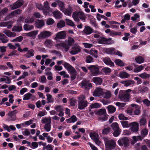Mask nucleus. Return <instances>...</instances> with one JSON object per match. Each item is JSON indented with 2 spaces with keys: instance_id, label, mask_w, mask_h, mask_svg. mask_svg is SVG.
<instances>
[{
  "instance_id": "f257e3e1",
  "label": "nucleus",
  "mask_w": 150,
  "mask_h": 150,
  "mask_svg": "<svg viewBox=\"0 0 150 150\" xmlns=\"http://www.w3.org/2000/svg\"><path fill=\"white\" fill-rule=\"evenodd\" d=\"M104 139L106 150H112L115 148L116 144L114 140L106 137H104Z\"/></svg>"
},
{
  "instance_id": "f03ea898",
  "label": "nucleus",
  "mask_w": 150,
  "mask_h": 150,
  "mask_svg": "<svg viewBox=\"0 0 150 150\" xmlns=\"http://www.w3.org/2000/svg\"><path fill=\"white\" fill-rule=\"evenodd\" d=\"M72 16L74 21L77 22H79L80 19L84 22L86 18L85 14L81 11L74 12L73 13Z\"/></svg>"
},
{
  "instance_id": "7ed1b4c3",
  "label": "nucleus",
  "mask_w": 150,
  "mask_h": 150,
  "mask_svg": "<svg viewBox=\"0 0 150 150\" xmlns=\"http://www.w3.org/2000/svg\"><path fill=\"white\" fill-rule=\"evenodd\" d=\"M85 97L84 96L81 95L78 98V108L80 110L84 109L87 106L88 103L85 100Z\"/></svg>"
},
{
  "instance_id": "20e7f679",
  "label": "nucleus",
  "mask_w": 150,
  "mask_h": 150,
  "mask_svg": "<svg viewBox=\"0 0 150 150\" xmlns=\"http://www.w3.org/2000/svg\"><path fill=\"white\" fill-rule=\"evenodd\" d=\"M106 110L104 109H101L98 110L97 113L100 117L99 120L101 121L107 120L108 119L107 116L106 115Z\"/></svg>"
},
{
  "instance_id": "39448f33",
  "label": "nucleus",
  "mask_w": 150,
  "mask_h": 150,
  "mask_svg": "<svg viewBox=\"0 0 150 150\" xmlns=\"http://www.w3.org/2000/svg\"><path fill=\"white\" fill-rule=\"evenodd\" d=\"M124 91H120L119 92L118 97L122 101L128 102L129 100V95L128 93H124Z\"/></svg>"
},
{
  "instance_id": "423d86ee",
  "label": "nucleus",
  "mask_w": 150,
  "mask_h": 150,
  "mask_svg": "<svg viewBox=\"0 0 150 150\" xmlns=\"http://www.w3.org/2000/svg\"><path fill=\"white\" fill-rule=\"evenodd\" d=\"M117 144L120 146L126 147L129 145V139L127 137L122 138L118 141Z\"/></svg>"
},
{
  "instance_id": "0eeeda50",
  "label": "nucleus",
  "mask_w": 150,
  "mask_h": 150,
  "mask_svg": "<svg viewBox=\"0 0 150 150\" xmlns=\"http://www.w3.org/2000/svg\"><path fill=\"white\" fill-rule=\"evenodd\" d=\"M79 84L86 90L90 89L92 87V84L89 83L88 81L86 79H83Z\"/></svg>"
},
{
  "instance_id": "6e6552de",
  "label": "nucleus",
  "mask_w": 150,
  "mask_h": 150,
  "mask_svg": "<svg viewBox=\"0 0 150 150\" xmlns=\"http://www.w3.org/2000/svg\"><path fill=\"white\" fill-rule=\"evenodd\" d=\"M90 136L92 139L98 145H99L101 143L99 140V137L96 133L91 132L89 134Z\"/></svg>"
},
{
  "instance_id": "1a4fd4ad",
  "label": "nucleus",
  "mask_w": 150,
  "mask_h": 150,
  "mask_svg": "<svg viewBox=\"0 0 150 150\" xmlns=\"http://www.w3.org/2000/svg\"><path fill=\"white\" fill-rule=\"evenodd\" d=\"M88 68L93 76H95L98 74L99 71V69L98 66L92 65L88 67Z\"/></svg>"
},
{
  "instance_id": "9d476101",
  "label": "nucleus",
  "mask_w": 150,
  "mask_h": 150,
  "mask_svg": "<svg viewBox=\"0 0 150 150\" xmlns=\"http://www.w3.org/2000/svg\"><path fill=\"white\" fill-rule=\"evenodd\" d=\"M130 130L133 132H137L139 129V124L136 122L130 123Z\"/></svg>"
},
{
  "instance_id": "9b49d317",
  "label": "nucleus",
  "mask_w": 150,
  "mask_h": 150,
  "mask_svg": "<svg viewBox=\"0 0 150 150\" xmlns=\"http://www.w3.org/2000/svg\"><path fill=\"white\" fill-rule=\"evenodd\" d=\"M23 4L24 1L23 0H18L10 5L11 9L13 10L18 8L22 6Z\"/></svg>"
},
{
  "instance_id": "f8f14e48",
  "label": "nucleus",
  "mask_w": 150,
  "mask_h": 150,
  "mask_svg": "<svg viewBox=\"0 0 150 150\" xmlns=\"http://www.w3.org/2000/svg\"><path fill=\"white\" fill-rule=\"evenodd\" d=\"M51 33L48 31H44L40 32L38 35V38L40 39L47 38L51 35Z\"/></svg>"
},
{
  "instance_id": "ddd939ff",
  "label": "nucleus",
  "mask_w": 150,
  "mask_h": 150,
  "mask_svg": "<svg viewBox=\"0 0 150 150\" xmlns=\"http://www.w3.org/2000/svg\"><path fill=\"white\" fill-rule=\"evenodd\" d=\"M21 12V11L18 9L12 12L11 13L6 16L5 18V20H7L9 19L10 18L14 17L17 15L20 14Z\"/></svg>"
},
{
  "instance_id": "4468645a",
  "label": "nucleus",
  "mask_w": 150,
  "mask_h": 150,
  "mask_svg": "<svg viewBox=\"0 0 150 150\" xmlns=\"http://www.w3.org/2000/svg\"><path fill=\"white\" fill-rule=\"evenodd\" d=\"M23 100H28L31 99L32 100H36L35 96L32 95L30 93H28L25 94L23 96Z\"/></svg>"
},
{
  "instance_id": "2eb2a0df",
  "label": "nucleus",
  "mask_w": 150,
  "mask_h": 150,
  "mask_svg": "<svg viewBox=\"0 0 150 150\" xmlns=\"http://www.w3.org/2000/svg\"><path fill=\"white\" fill-rule=\"evenodd\" d=\"M103 93V89L100 87L97 88L93 93V95L96 97H100L102 96Z\"/></svg>"
},
{
  "instance_id": "dca6fc26",
  "label": "nucleus",
  "mask_w": 150,
  "mask_h": 150,
  "mask_svg": "<svg viewBox=\"0 0 150 150\" xmlns=\"http://www.w3.org/2000/svg\"><path fill=\"white\" fill-rule=\"evenodd\" d=\"M55 46L58 49H60L61 50L64 49L65 51L66 52L68 51V46H66V44L65 42L57 44Z\"/></svg>"
},
{
  "instance_id": "f3484780",
  "label": "nucleus",
  "mask_w": 150,
  "mask_h": 150,
  "mask_svg": "<svg viewBox=\"0 0 150 150\" xmlns=\"http://www.w3.org/2000/svg\"><path fill=\"white\" fill-rule=\"evenodd\" d=\"M80 47L77 45H75L72 47V50L70 51V53L73 54H76L81 51Z\"/></svg>"
},
{
  "instance_id": "a211bd4d",
  "label": "nucleus",
  "mask_w": 150,
  "mask_h": 150,
  "mask_svg": "<svg viewBox=\"0 0 150 150\" xmlns=\"http://www.w3.org/2000/svg\"><path fill=\"white\" fill-rule=\"evenodd\" d=\"M73 9L70 6H69L67 8H64L62 11L66 16H71V15Z\"/></svg>"
},
{
  "instance_id": "6ab92c4d",
  "label": "nucleus",
  "mask_w": 150,
  "mask_h": 150,
  "mask_svg": "<svg viewBox=\"0 0 150 150\" xmlns=\"http://www.w3.org/2000/svg\"><path fill=\"white\" fill-rule=\"evenodd\" d=\"M64 67L69 72H73L75 71V69L69 63L66 62L64 64Z\"/></svg>"
},
{
  "instance_id": "aec40b11",
  "label": "nucleus",
  "mask_w": 150,
  "mask_h": 150,
  "mask_svg": "<svg viewBox=\"0 0 150 150\" xmlns=\"http://www.w3.org/2000/svg\"><path fill=\"white\" fill-rule=\"evenodd\" d=\"M13 22L11 21H8L5 22H2L0 23V26L1 27H7L8 29H10L11 28Z\"/></svg>"
},
{
  "instance_id": "412c9836",
  "label": "nucleus",
  "mask_w": 150,
  "mask_h": 150,
  "mask_svg": "<svg viewBox=\"0 0 150 150\" xmlns=\"http://www.w3.org/2000/svg\"><path fill=\"white\" fill-rule=\"evenodd\" d=\"M134 81L132 80H126L122 81L120 82V83L125 87H127L129 86L133 85L134 84Z\"/></svg>"
},
{
  "instance_id": "4be33fe9",
  "label": "nucleus",
  "mask_w": 150,
  "mask_h": 150,
  "mask_svg": "<svg viewBox=\"0 0 150 150\" xmlns=\"http://www.w3.org/2000/svg\"><path fill=\"white\" fill-rule=\"evenodd\" d=\"M38 30H34L31 31L29 33H25L23 34L29 37H32L33 38H35V36L37 35L38 33Z\"/></svg>"
},
{
  "instance_id": "5701e85b",
  "label": "nucleus",
  "mask_w": 150,
  "mask_h": 150,
  "mask_svg": "<svg viewBox=\"0 0 150 150\" xmlns=\"http://www.w3.org/2000/svg\"><path fill=\"white\" fill-rule=\"evenodd\" d=\"M83 32L86 35H89L94 32V31L92 28L88 26H85Z\"/></svg>"
},
{
  "instance_id": "b1692460",
  "label": "nucleus",
  "mask_w": 150,
  "mask_h": 150,
  "mask_svg": "<svg viewBox=\"0 0 150 150\" xmlns=\"http://www.w3.org/2000/svg\"><path fill=\"white\" fill-rule=\"evenodd\" d=\"M66 35V33L65 31H62L58 32L56 35L55 39L57 40V39H64Z\"/></svg>"
},
{
  "instance_id": "393cba45",
  "label": "nucleus",
  "mask_w": 150,
  "mask_h": 150,
  "mask_svg": "<svg viewBox=\"0 0 150 150\" xmlns=\"http://www.w3.org/2000/svg\"><path fill=\"white\" fill-rule=\"evenodd\" d=\"M35 26L38 28H41L44 25V22L43 20H38L36 21Z\"/></svg>"
},
{
  "instance_id": "a878e982",
  "label": "nucleus",
  "mask_w": 150,
  "mask_h": 150,
  "mask_svg": "<svg viewBox=\"0 0 150 150\" xmlns=\"http://www.w3.org/2000/svg\"><path fill=\"white\" fill-rule=\"evenodd\" d=\"M104 62L106 65H109L111 67L114 66V63L112 62L110 59L108 57H105L103 60Z\"/></svg>"
},
{
  "instance_id": "bb28decb",
  "label": "nucleus",
  "mask_w": 150,
  "mask_h": 150,
  "mask_svg": "<svg viewBox=\"0 0 150 150\" xmlns=\"http://www.w3.org/2000/svg\"><path fill=\"white\" fill-rule=\"evenodd\" d=\"M66 44V46L68 47V50H69L70 47L73 45L74 43V40L73 38L71 37H69L67 41L65 42Z\"/></svg>"
},
{
  "instance_id": "cd10ccee",
  "label": "nucleus",
  "mask_w": 150,
  "mask_h": 150,
  "mask_svg": "<svg viewBox=\"0 0 150 150\" xmlns=\"http://www.w3.org/2000/svg\"><path fill=\"white\" fill-rule=\"evenodd\" d=\"M3 33L5 34L8 37L10 38L14 37L16 36V33L11 32L8 30H5L4 31Z\"/></svg>"
},
{
  "instance_id": "c85d7f7f",
  "label": "nucleus",
  "mask_w": 150,
  "mask_h": 150,
  "mask_svg": "<svg viewBox=\"0 0 150 150\" xmlns=\"http://www.w3.org/2000/svg\"><path fill=\"white\" fill-rule=\"evenodd\" d=\"M129 76V74L124 71L120 72L119 74V76L122 79L127 78Z\"/></svg>"
},
{
  "instance_id": "c756f323",
  "label": "nucleus",
  "mask_w": 150,
  "mask_h": 150,
  "mask_svg": "<svg viewBox=\"0 0 150 150\" xmlns=\"http://www.w3.org/2000/svg\"><path fill=\"white\" fill-rule=\"evenodd\" d=\"M93 82L96 85H100L103 81L102 79L100 77H94L93 79Z\"/></svg>"
},
{
  "instance_id": "7c9ffc66",
  "label": "nucleus",
  "mask_w": 150,
  "mask_h": 150,
  "mask_svg": "<svg viewBox=\"0 0 150 150\" xmlns=\"http://www.w3.org/2000/svg\"><path fill=\"white\" fill-rule=\"evenodd\" d=\"M53 42L51 40L46 39L44 42L45 46L48 48H51L53 45Z\"/></svg>"
},
{
  "instance_id": "2f4dec72",
  "label": "nucleus",
  "mask_w": 150,
  "mask_h": 150,
  "mask_svg": "<svg viewBox=\"0 0 150 150\" xmlns=\"http://www.w3.org/2000/svg\"><path fill=\"white\" fill-rule=\"evenodd\" d=\"M0 40L3 43H6L8 41L7 37L1 33H0Z\"/></svg>"
},
{
  "instance_id": "473e14b6",
  "label": "nucleus",
  "mask_w": 150,
  "mask_h": 150,
  "mask_svg": "<svg viewBox=\"0 0 150 150\" xmlns=\"http://www.w3.org/2000/svg\"><path fill=\"white\" fill-rule=\"evenodd\" d=\"M77 120V118L75 115H73L71 117L66 120L67 123H74Z\"/></svg>"
},
{
  "instance_id": "72a5a7b5",
  "label": "nucleus",
  "mask_w": 150,
  "mask_h": 150,
  "mask_svg": "<svg viewBox=\"0 0 150 150\" xmlns=\"http://www.w3.org/2000/svg\"><path fill=\"white\" fill-rule=\"evenodd\" d=\"M54 16L56 19H59L62 17V13L59 11H54L53 13Z\"/></svg>"
},
{
  "instance_id": "f704fd0d",
  "label": "nucleus",
  "mask_w": 150,
  "mask_h": 150,
  "mask_svg": "<svg viewBox=\"0 0 150 150\" xmlns=\"http://www.w3.org/2000/svg\"><path fill=\"white\" fill-rule=\"evenodd\" d=\"M41 122L42 124H51V118L50 117H43L42 119Z\"/></svg>"
},
{
  "instance_id": "c9c22d12",
  "label": "nucleus",
  "mask_w": 150,
  "mask_h": 150,
  "mask_svg": "<svg viewBox=\"0 0 150 150\" xmlns=\"http://www.w3.org/2000/svg\"><path fill=\"white\" fill-rule=\"evenodd\" d=\"M56 2L57 3V4L60 10L62 11L65 8L64 3L59 0L57 1Z\"/></svg>"
},
{
  "instance_id": "e433bc0d",
  "label": "nucleus",
  "mask_w": 150,
  "mask_h": 150,
  "mask_svg": "<svg viewBox=\"0 0 150 150\" xmlns=\"http://www.w3.org/2000/svg\"><path fill=\"white\" fill-rule=\"evenodd\" d=\"M131 105L132 107H135L136 108L134 111V114L136 115H139L140 112L139 106L134 104H131Z\"/></svg>"
},
{
  "instance_id": "4c0bfd02",
  "label": "nucleus",
  "mask_w": 150,
  "mask_h": 150,
  "mask_svg": "<svg viewBox=\"0 0 150 150\" xmlns=\"http://www.w3.org/2000/svg\"><path fill=\"white\" fill-rule=\"evenodd\" d=\"M23 28L24 30L26 31H29L33 29L34 26L33 25H30L28 24H25L23 26Z\"/></svg>"
},
{
  "instance_id": "58836bf2",
  "label": "nucleus",
  "mask_w": 150,
  "mask_h": 150,
  "mask_svg": "<svg viewBox=\"0 0 150 150\" xmlns=\"http://www.w3.org/2000/svg\"><path fill=\"white\" fill-rule=\"evenodd\" d=\"M22 28L20 26H14L12 28V31L13 32H20L22 30Z\"/></svg>"
},
{
  "instance_id": "ea45409f",
  "label": "nucleus",
  "mask_w": 150,
  "mask_h": 150,
  "mask_svg": "<svg viewBox=\"0 0 150 150\" xmlns=\"http://www.w3.org/2000/svg\"><path fill=\"white\" fill-rule=\"evenodd\" d=\"M135 59L136 62L139 64L143 63L144 61L143 57L141 56H137L136 57Z\"/></svg>"
},
{
  "instance_id": "a19ab883",
  "label": "nucleus",
  "mask_w": 150,
  "mask_h": 150,
  "mask_svg": "<svg viewBox=\"0 0 150 150\" xmlns=\"http://www.w3.org/2000/svg\"><path fill=\"white\" fill-rule=\"evenodd\" d=\"M102 95L103 97L105 98L108 99L110 98L111 96V94L110 91H106L104 92Z\"/></svg>"
},
{
  "instance_id": "79ce46f5",
  "label": "nucleus",
  "mask_w": 150,
  "mask_h": 150,
  "mask_svg": "<svg viewBox=\"0 0 150 150\" xmlns=\"http://www.w3.org/2000/svg\"><path fill=\"white\" fill-rule=\"evenodd\" d=\"M34 52L33 50H30L28 51L27 53L25 55V56L27 58L33 57L34 55Z\"/></svg>"
},
{
  "instance_id": "37998d69",
  "label": "nucleus",
  "mask_w": 150,
  "mask_h": 150,
  "mask_svg": "<svg viewBox=\"0 0 150 150\" xmlns=\"http://www.w3.org/2000/svg\"><path fill=\"white\" fill-rule=\"evenodd\" d=\"M49 3L47 1H45L44 2V6L43 7L44 9H45V11H47V13L49 12L51 9L49 6Z\"/></svg>"
},
{
  "instance_id": "c03bdc74",
  "label": "nucleus",
  "mask_w": 150,
  "mask_h": 150,
  "mask_svg": "<svg viewBox=\"0 0 150 150\" xmlns=\"http://www.w3.org/2000/svg\"><path fill=\"white\" fill-rule=\"evenodd\" d=\"M35 21L34 18L33 17H28L25 19V22L27 23H33Z\"/></svg>"
},
{
  "instance_id": "a18cd8bd",
  "label": "nucleus",
  "mask_w": 150,
  "mask_h": 150,
  "mask_svg": "<svg viewBox=\"0 0 150 150\" xmlns=\"http://www.w3.org/2000/svg\"><path fill=\"white\" fill-rule=\"evenodd\" d=\"M144 68V67L142 65L136 67L133 70V72L135 73H138L141 71Z\"/></svg>"
},
{
  "instance_id": "49530a36",
  "label": "nucleus",
  "mask_w": 150,
  "mask_h": 150,
  "mask_svg": "<svg viewBox=\"0 0 150 150\" xmlns=\"http://www.w3.org/2000/svg\"><path fill=\"white\" fill-rule=\"evenodd\" d=\"M44 128L45 131L47 132H49L51 129V124H45L44 126Z\"/></svg>"
},
{
  "instance_id": "de8ad7c7",
  "label": "nucleus",
  "mask_w": 150,
  "mask_h": 150,
  "mask_svg": "<svg viewBox=\"0 0 150 150\" xmlns=\"http://www.w3.org/2000/svg\"><path fill=\"white\" fill-rule=\"evenodd\" d=\"M91 108H97L101 107V104L97 103H92L90 105Z\"/></svg>"
},
{
  "instance_id": "09e8293b",
  "label": "nucleus",
  "mask_w": 150,
  "mask_h": 150,
  "mask_svg": "<svg viewBox=\"0 0 150 150\" xmlns=\"http://www.w3.org/2000/svg\"><path fill=\"white\" fill-rule=\"evenodd\" d=\"M121 125L124 128H128L130 127V123L127 121H121Z\"/></svg>"
},
{
  "instance_id": "8fccbe9b",
  "label": "nucleus",
  "mask_w": 150,
  "mask_h": 150,
  "mask_svg": "<svg viewBox=\"0 0 150 150\" xmlns=\"http://www.w3.org/2000/svg\"><path fill=\"white\" fill-rule=\"evenodd\" d=\"M139 76L143 79H146L150 77V75L145 72L139 75Z\"/></svg>"
},
{
  "instance_id": "3c124183",
  "label": "nucleus",
  "mask_w": 150,
  "mask_h": 150,
  "mask_svg": "<svg viewBox=\"0 0 150 150\" xmlns=\"http://www.w3.org/2000/svg\"><path fill=\"white\" fill-rule=\"evenodd\" d=\"M114 62L117 65L123 67L125 65L124 63L120 59H116L115 60Z\"/></svg>"
},
{
  "instance_id": "603ef678",
  "label": "nucleus",
  "mask_w": 150,
  "mask_h": 150,
  "mask_svg": "<svg viewBox=\"0 0 150 150\" xmlns=\"http://www.w3.org/2000/svg\"><path fill=\"white\" fill-rule=\"evenodd\" d=\"M29 75V73L28 72L24 71L22 74V75L20 76L17 79V80H19L21 79H24L25 77L28 76Z\"/></svg>"
},
{
  "instance_id": "864d4df0",
  "label": "nucleus",
  "mask_w": 150,
  "mask_h": 150,
  "mask_svg": "<svg viewBox=\"0 0 150 150\" xmlns=\"http://www.w3.org/2000/svg\"><path fill=\"white\" fill-rule=\"evenodd\" d=\"M107 108L108 110V112L110 113H113L115 112L116 110L115 108L111 105L108 106Z\"/></svg>"
},
{
  "instance_id": "5fc2aeb1",
  "label": "nucleus",
  "mask_w": 150,
  "mask_h": 150,
  "mask_svg": "<svg viewBox=\"0 0 150 150\" xmlns=\"http://www.w3.org/2000/svg\"><path fill=\"white\" fill-rule=\"evenodd\" d=\"M47 99V103H51L54 102V99L52 98V96L49 94L47 93L46 94Z\"/></svg>"
},
{
  "instance_id": "6e6d98bb",
  "label": "nucleus",
  "mask_w": 150,
  "mask_h": 150,
  "mask_svg": "<svg viewBox=\"0 0 150 150\" xmlns=\"http://www.w3.org/2000/svg\"><path fill=\"white\" fill-rule=\"evenodd\" d=\"M106 38H105L101 36L99 39H98V43L100 44H105L106 42Z\"/></svg>"
},
{
  "instance_id": "4d7b16f0",
  "label": "nucleus",
  "mask_w": 150,
  "mask_h": 150,
  "mask_svg": "<svg viewBox=\"0 0 150 150\" xmlns=\"http://www.w3.org/2000/svg\"><path fill=\"white\" fill-rule=\"evenodd\" d=\"M36 6L38 8L39 10H43V13L45 15H47V11H45V10L44 9V8L41 4H37L36 5Z\"/></svg>"
},
{
  "instance_id": "13d9d810",
  "label": "nucleus",
  "mask_w": 150,
  "mask_h": 150,
  "mask_svg": "<svg viewBox=\"0 0 150 150\" xmlns=\"http://www.w3.org/2000/svg\"><path fill=\"white\" fill-rule=\"evenodd\" d=\"M65 21L67 25L72 27L75 26V24L72 21L68 19H66Z\"/></svg>"
},
{
  "instance_id": "bf43d9fd",
  "label": "nucleus",
  "mask_w": 150,
  "mask_h": 150,
  "mask_svg": "<svg viewBox=\"0 0 150 150\" xmlns=\"http://www.w3.org/2000/svg\"><path fill=\"white\" fill-rule=\"evenodd\" d=\"M65 25V22L62 21H60L57 24V27L61 28L64 27Z\"/></svg>"
},
{
  "instance_id": "052dcab7",
  "label": "nucleus",
  "mask_w": 150,
  "mask_h": 150,
  "mask_svg": "<svg viewBox=\"0 0 150 150\" xmlns=\"http://www.w3.org/2000/svg\"><path fill=\"white\" fill-rule=\"evenodd\" d=\"M111 127L113 130H117L120 129L119 127L118 124L117 122L113 123L111 125Z\"/></svg>"
},
{
  "instance_id": "680f3d73",
  "label": "nucleus",
  "mask_w": 150,
  "mask_h": 150,
  "mask_svg": "<svg viewBox=\"0 0 150 150\" xmlns=\"http://www.w3.org/2000/svg\"><path fill=\"white\" fill-rule=\"evenodd\" d=\"M139 90L140 92L144 93L148 91V89L146 86H144L142 87L140 86L139 87Z\"/></svg>"
},
{
  "instance_id": "e2e57ef3",
  "label": "nucleus",
  "mask_w": 150,
  "mask_h": 150,
  "mask_svg": "<svg viewBox=\"0 0 150 150\" xmlns=\"http://www.w3.org/2000/svg\"><path fill=\"white\" fill-rule=\"evenodd\" d=\"M115 49L113 48H109L106 49V52L107 53L111 54H114Z\"/></svg>"
},
{
  "instance_id": "0e129e2a",
  "label": "nucleus",
  "mask_w": 150,
  "mask_h": 150,
  "mask_svg": "<svg viewBox=\"0 0 150 150\" xmlns=\"http://www.w3.org/2000/svg\"><path fill=\"white\" fill-rule=\"evenodd\" d=\"M113 130L114 132H113V135L115 137H117L120 134L121 131L120 129Z\"/></svg>"
},
{
  "instance_id": "69168bd1",
  "label": "nucleus",
  "mask_w": 150,
  "mask_h": 150,
  "mask_svg": "<svg viewBox=\"0 0 150 150\" xmlns=\"http://www.w3.org/2000/svg\"><path fill=\"white\" fill-rule=\"evenodd\" d=\"M140 125H145L146 124V121L145 118H141L139 122Z\"/></svg>"
},
{
  "instance_id": "338daca9",
  "label": "nucleus",
  "mask_w": 150,
  "mask_h": 150,
  "mask_svg": "<svg viewBox=\"0 0 150 150\" xmlns=\"http://www.w3.org/2000/svg\"><path fill=\"white\" fill-rule=\"evenodd\" d=\"M54 21L53 19L51 18H49L46 21L47 24L48 25H52L54 23Z\"/></svg>"
},
{
  "instance_id": "774afa93",
  "label": "nucleus",
  "mask_w": 150,
  "mask_h": 150,
  "mask_svg": "<svg viewBox=\"0 0 150 150\" xmlns=\"http://www.w3.org/2000/svg\"><path fill=\"white\" fill-rule=\"evenodd\" d=\"M144 105H145L147 106H150V101L148 99H144L142 101Z\"/></svg>"
}]
</instances>
